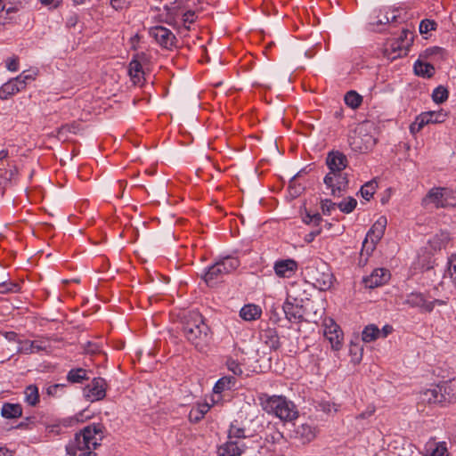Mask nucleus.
Returning a JSON list of instances; mask_svg holds the SVG:
<instances>
[{
    "mask_svg": "<svg viewBox=\"0 0 456 456\" xmlns=\"http://www.w3.org/2000/svg\"><path fill=\"white\" fill-rule=\"evenodd\" d=\"M85 352L89 354H98L102 352V346L96 342L89 341L85 346Z\"/></svg>",
    "mask_w": 456,
    "mask_h": 456,
    "instance_id": "44",
    "label": "nucleus"
},
{
    "mask_svg": "<svg viewBox=\"0 0 456 456\" xmlns=\"http://www.w3.org/2000/svg\"><path fill=\"white\" fill-rule=\"evenodd\" d=\"M376 138L368 131L366 125L358 126L349 138L351 149L359 153H367L376 144Z\"/></svg>",
    "mask_w": 456,
    "mask_h": 456,
    "instance_id": "5",
    "label": "nucleus"
},
{
    "mask_svg": "<svg viewBox=\"0 0 456 456\" xmlns=\"http://www.w3.org/2000/svg\"><path fill=\"white\" fill-rule=\"evenodd\" d=\"M44 198V191L42 189L35 191L34 194L32 195V191L30 190V204L33 202L40 201Z\"/></svg>",
    "mask_w": 456,
    "mask_h": 456,
    "instance_id": "55",
    "label": "nucleus"
},
{
    "mask_svg": "<svg viewBox=\"0 0 456 456\" xmlns=\"http://www.w3.org/2000/svg\"><path fill=\"white\" fill-rule=\"evenodd\" d=\"M414 72L417 76L430 78L434 76L435 68L430 63L417 61L414 64Z\"/></svg>",
    "mask_w": 456,
    "mask_h": 456,
    "instance_id": "29",
    "label": "nucleus"
},
{
    "mask_svg": "<svg viewBox=\"0 0 456 456\" xmlns=\"http://www.w3.org/2000/svg\"><path fill=\"white\" fill-rule=\"evenodd\" d=\"M183 334L199 352H205L212 340V332L198 311L189 312L184 317Z\"/></svg>",
    "mask_w": 456,
    "mask_h": 456,
    "instance_id": "2",
    "label": "nucleus"
},
{
    "mask_svg": "<svg viewBox=\"0 0 456 456\" xmlns=\"http://www.w3.org/2000/svg\"><path fill=\"white\" fill-rule=\"evenodd\" d=\"M144 53H137L134 56L133 60L129 63L128 74L131 77L132 82L135 86H142L144 83V71L141 60L143 59Z\"/></svg>",
    "mask_w": 456,
    "mask_h": 456,
    "instance_id": "12",
    "label": "nucleus"
},
{
    "mask_svg": "<svg viewBox=\"0 0 456 456\" xmlns=\"http://www.w3.org/2000/svg\"><path fill=\"white\" fill-rule=\"evenodd\" d=\"M225 273H223L221 265L216 262L210 266L204 275V280L208 285L213 286L221 281Z\"/></svg>",
    "mask_w": 456,
    "mask_h": 456,
    "instance_id": "21",
    "label": "nucleus"
},
{
    "mask_svg": "<svg viewBox=\"0 0 456 456\" xmlns=\"http://www.w3.org/2000/svg\"><path fill=\"white\" fill-rule=\"evenodd\" d=\"M245 429L242 428H239L234 424H231L229 430H228V439L233 440L240 439V438H245Z\"/></svg>",
    "mask_w": 456,
    "mask_h": 456,
    "instance_id": "40",
    "label": "nucleus"
},
{
    "mask_svg": "<svg viewBox=\"0 0 456 456\" xmlns=\"http://www.w3.org/2000/svg\"><path fill=\"white\" fill-rule=\"evenodd\" d=\"M78 130V124L72 123L70 125H64L61 126L57 133V137L59 140L66 141L68 140L67 134L68 133H73L76 134Z\"/></svg>",
    "mask_w": 456,
    "mask_h": 456,
    "instance_id": "38",
    "label": "nucleus"
},
{
    "mask_svg": "<svg viewBox=\"0 0 456 456\" xmlns=\"http://www.w3.org/2000/svg\"><path fill=\"white\" fill-rule=\"evenodd\" d=\"M377 187L378 183L376 182V180H371L366 183L362 186L360 190L362 197L366 200H370L373 197Z\"/></svg>",
    "mask_w": 456,
    "mask_h": 456,
    "instance_id": "35",
    "label": "nucleus"
},
{
    "mask_svg": "<svg viewBox=\"0 0 456 456\" xmlns=\"http://www.w3.org/2000/svg\"><path fill=\"white\" fill-rule=\"evenodd\" d=\"M297 266L294 259H285L277 261L273 268L278 277L290 278L296 273Z\"/></svg>",
    "mask_w": 456,
    "mask_h": 456,
    "instance_id": "15",
    "label": "nucleus"
},
{
    "mask_svg": "<svg viewBox=\"0 0 456 456\" xmlns=\"http://www.w3.org/2000/svg\"><path fill=\"white\" fill-rule=\"evenodd\" d=\"M446 273L450 276L452 282L456 286V254L452 255L448 260Z\"/></svg>",
    "mask_w": 456,
    "mask_h": 456,
    "instance_id": "42",
    "label": "nucleus"
},
{
    "mask_svg": "<svg viewBox=\"0 0 456 456\" xmlns=\"http://www.w3.org/2000/svg\"><path fill=\"white\" fill-rule=\"evenodd\" d=\"M210 410V405L207 403H198L189 413V419L191 422L198 423Z\"/></svg>",
    "mask_w": 456,
    "mask_h": 456,
    "instance_id": "26",
    "label": "nucleus"
},
{
    "mask_svg": "<svg viewBox=\"0 0 456 456\" xmlns=\"http://www.w3.org/2000/svg\"><path fill=\"white\" fill-rule=\"evenodd\" d=\"M303 220L305 224H311L313 221V215H310L309 213H307Z\"/></svg>",
    "mask_w": 456,
    "mask_h": 456,
    "instance_id": "64",
    "label": "nucleus"
},
{
    "mask_svg": "<svg viewBox=\"0 0 456 456\" xmlns=\"http://www.w3.org/2000/svg\"><path fill=\"white\" fill-rule=\"evenodd\" d=\"M392 330H393L392 326H390V325L384 326L382 329L383 337H387L388 334H390L392 332Z\"/></svg>",
    "mask_w": 456,
    "mask_h": 456,
    "instance_id": "63",
    "label": "nucleus"
},
{
    "mask_svg": "<svg viewBox=\"0 0 456 456\" xmlns=\"http://www.w3.org/2000/svg\"><path fill=\"white\" fill-rule=\"evenodd\" d=\"M390 278V273L384 268H377L373 270L370 276L363 278V283L367 288H376L385 284Z\"/></svg>",
    "mask_w": 456,
    "mask_h": 456,
    "instance_id": "14",
    "label": "nucleus"
},
{
    "mask_svg": "<svg viewBox=\"0 0 456 456\" xmlns=\"http://www.w3.org/2000/svg\"><path fill=\"white\" fill-rule=\"evenodd\" d=\"M19 290H20V286L17 283H13V282L0 283V293L17 292Z\"/></svg>",
    "mask_w": 456,
    "mask_h": 456,
    "instance_id": "45",
    "label": "nucleus"
},
{
    "mask_svg": "<svg viewBox=\"0 0 456 456\" xmlns=\"http://www.w3.org/2000/svg\"><path fill=\"white\" fill-rule=\"evenodd\" d=\"M39 403L38 388L35 385H30V406H36Z\"/></svg>",
    "mask_w": 456,
    "mask_h": 456,
    "instance_id": "50",
    "label": "nucleus"
},
{
    "mask_svg": "<svg viewBox=\"0 0 456 456\" xmlns=\"http://www.w3.org/2000/svg\"><path fill=\"white\" fill-rule=\"evenodd\" d=\"M218 264L221 265L223 273L227 274L235 271L240 266V260L237 257L228 256L218 261Z\"/></svg>",
    "mask_w": 456,
    "mask_h": 456,
    "instance_id": "30",
    "label": "nucleus"
},
{
    "mask_svg": "<svg viewBox=\"0 0 456 456\" xmlns=\"http://www.w3.org/2000/svg\"><path fill=\"white\" fill-rule=\"evenodd\" d=\"M65 387L66 386L63 384H54V385H52L49 387H47L46 393L48 395H55L58 389L63 388Z\"/></svg>",
    "mask_w": 456,
    "mask_h": 456,
    "instance_id": "57",
    "label": "nucleus"
},
{
    "mask_svg": "<svg viewBox=\"0 0 456 456\" xmlns=\"http://www.w3.org/2000/svg\"><path fill=\"white\" fill-rule=\"evenodd\" d=\"M386 226H387V218L385 216H380L374 223V224L370 228V232H368L367 237L365 238V240L363 241V248L368 243L369 237L373 240L372 236H374L377 240H379L385 232Z\"/></svg>",
    "mask_w": 456,
    "mask_h": 456,
    "instance_id": "19",
    "label": "nucleus"
},
{
    "mask_svg": "<svg viewBox=\"0 0 456 456\" xmlns=\"http://www.w3.org/2000/svg\"><path fill=\"white\" fill-rule=\"evenodd\" d=\"M262 310L259 306L252 304L244 305L240 312V317L245 321H254L261 317Z\"/></svg>",
    "mask_w": 456,
    "mask_h": 456,
    "instance_id": "22",
    "label": "nucleus"
},
{
    "mask_svg": "<svg viewBox=\"0 0 456 456\" xmlns=\"http://www.w3.org/2000/svg\"><path fill=\"white\" fill-rule=\"evenodd\" d=\"M449 92L446 87L443 86H437L432 94V99L436 103L441 104L447 101Z\"/></svg>",
    "mask_w": 456,
    "mask_h": 456,
    "instance_id": "37",
    "label": "nucleus"
},
{
    "mask_svg": "<svg viewBox=\"0 0 456 456\" xmlns=\"http://www.w3.org/2000/svg\"><path fill=\"white\" fill-rule=\"evenodd\" d=\"M407 30H403L402 35L398 38L387 40L384 48V56L389 60H395L399 57L407 55L408 44H404V37H407Z\"/></svg>",
    "mask_w": 456,
    "mask_h": 456,
    "instance_id": "7",
    "label": "nucleus"
},
{
    "mask_svg": "<svg viewBox=\"0 0 456 456\" xmlns=\"http://www.w3.org/2000/svg\"><path fill=\"white\" fill-rule=\"evenodd\" d=\"M316 427H313L307 423L297 427L296 430L297 436L302 440L303 444H308L313 441L317 435Z\"/></svg>",
    "mask_w": 456,
    "mask_h": 456,
    "instance_id": "20",
    "label": "nucleus"
},
{
    "mask_svg": "<svg viewBox=\"0 0 456 456\" xmlns=\"http://www.w3.org/2000/svg\"><path fill=\"white\" fill-rule=\"evenodd\" d=\"M283 311L289 321H295L301 317L300 309L297 305H294L292 303L285 302L283 305Z\"/></svg>",
    "mask_w": 456,
    "mask_h": 456,
    "instance_id": "34",
    "label": "nucleus"
},
{
    "mask_svg": "<svg viewBox=\"0 0 456 456\" xmlns=\"http://www.w3.org/2000/svg\"><path fill=\"white\" fill-rule=\"evenodd\" d=\"M438 386L439 388L443 390V395L444 396V403H450L456 398V382L453 379L443 382Z\"/></svg>",
    "mask_w": 456,
    "mask_h": 456,
    "instance_id": "25",
    "label": "nucleus"
},
{
    "mask_svg": "<svg viewBox=\"0 0 456 456\" xmlns=\"http://www.w3.org/2000/svg\"><path fill=\"white\" fill-rule=\"evenodd\" d=\"M28 77V76H25L24 79H21V77L20 76L4 83L0 88V98L7 99L20 91L25 90L27 86L26 79Z\"/></svg>",
    "mask_w": 456,
    "mask_h": 456,
    "instance_id": "11",
    "label": "nucleus"
},
{
    "mask_svg": "<svg viewBox=\"0 0 456 456\" xmlns=\"http://www.w3.org/2000/svg\"><path fill=\"white\" fill-rule=\"evenodd\" d=\"M324 337L330 343L331 348L338 351L343 346V331L340 327L331 318H327L323 322Z\"/></svg>",
    "mask_w": 456,
    "mask_h": 456,
    "instance_id": "8",
    "label": "nucleus"
},
{
    "mask_svg": "<svg viewBox=\"0 0 456 456\" xmlns=\"http://www.w3.org/2000/svg\"><path fill=\"white\" fill-rule=\"evenodd\" d=\"M131 4V0H110V5L116 11L127 8Z\"/></svg>",
    "mask_w": 456,
    "mask_h": 456,
    "instance_id": "49",
    "label": "nucleus"
},
{
    "mask_svg": "<svg viewBox=\"0 0 456 456\" xmlns=\"http://www.w3.org/2000/svg\"><path fill=\"white\" fill-rule=\"evenodd\" d=\"M5 64L9 70L17 71L19 69V58L17 56L8 58Z\"/></svg>",
    "mask_w": 456,
    "mask_h": 456,
    "instance_id": "51",
    "label": "nucleus"
},
{
    "mask_svg": "<svg viewBox=\"0 0 456 456\" xmlns=\"http://www.w3.org/2000/svg\"><path fill=\"white\" fill-rule=\"evenodd\" d=\"M425 124L421 122L420 118L418 116L415 121L412 124H411L410 131L412 134H417L423 128Z\"/></svg>",
    "mask_w": 456,
    "mask_h": 456,
    "instance_id": "53",
    "label": "nucleus"
},
{
    "mask_svg": "<svg viewBox=\"0 0 456 456\" xmlns=\"http://www.w3.org/2000/svg\"><path fill=\"white\" fill-rule=\"evenodd\" d=\"M407 303L411 306L420 307L428 313L432 312L435 306V302L428 301L420 293H411L408 297Z\"/></svg>",
    "mask_w": 456,
    "mask_h": 456,
    "instance_id": "18",
    "label": "nucleus"
},
{
    "mask_svg": "<svg viewBox=\"0 0 456 456\" xmlns=\"http://www.w3.org/2000/svg\"><path fill=\"white\" fill-rule=\"evenodd\" d=\"M86 373V370L83 368L72 369L69 371L67 379L70 383H82L89 379Z\"/></svg>",
    "mask_w": 456,
    "mask_h": 456,
    "instance_id": "31",
    "label": "nucleus"
},
{
    "mask_svg": "<svg viewBox=\"0 0 456 456\" xmlns=\"http://www.w3.org/2000/svg\"><path fill=\"white\" fill-rule=\"evenodd\" d=\"M436 23L430 20H424L420 22L419 31L420 33H428V31L436 29Z\"/></svg>",
    "mask_w": 456,
    "mask_h": 456,
    "instance_id": "46",
    "label": "nucleus"
},
{
    "mask_svg": "<svg viewBox=\"0 0 456 456\" xmlns=\"http://www.w3.org/2000/svg\"><path fill=\"white\" fill-rule=\"evenodd\" d=\"M375 411H376L375 406H373V405L368 406L367 410H366L365 411H363V412L360 413V414L356 417V419H367V418H369V417L372 416V415L374 414Z\"/></svg>",
    "mask_w": 456,
    "mask_h": 456,
    "instance_id": "54",
    "label": "nucleus"
},
{
    "mask_svg": "<svg viewBox=\"0 0 456 456\" xmlns=\"http://www.w3.org/2000/svg\"><path fill=\"white\" fill-rule=\"evenodd\" d=\"M233 378L230 377H224L221 378L215 385L214 387V392L216 394H221L223 391H224L227 388H230L231 381Z\"/></svg>",
    "mask_w": 456,
    "mask_h": 456,
    "instance_id": "41",
    "label": "nucleus"
},
{
    "mask_svg": "<svg viewBox=\"0 0 456 456\" xmlns=\"http://www.w3.org/2000/svg\"><path fill=\"white\" fill-rule=\"evenodd\" d=\"M305 274L312 284L320 290H328L333 284V274L325 265H309L305 267Z\"/></svg>",
    "mask_w": 456,
    "mask_h": 456,
    "instance_id": "4",
    "label": "nucleus"
},
{
    "mask_svg": "<svg viewBox=\"0 0 456 456\" xmlns=\"http://www.w3.org/2000/svg\"><path fill=\"white\" fill-rule=\"evenodd\" d=\"M226 365L229 370H231L234 375L240 376L243 373L240 363L237 361L230 358L226 362Z\"/></svg>",
    "mask_w": 456,
    "mask_h": 456,
    "instance_id": "43",
    "label": "nucleus"
},
{
    "mask_svg": "<svg viewBox=\"0 0 456 456\" xmlns=\"http://www.w3.org/2000/svg\"><path fill=\"white\" fill-rule=\"evenodd\" d=\"M263 338H265V344L268 345L270 348L273 350L280 348L281 342L276 330L271 329L265 330Z\"/></svg>",
    "mask_w": 456,
    "mask_h": 456,
    "instance_id": "32",
    "label": "nucleus"
},
{
    "mask_svg": "<svg viewBox=\"0 0 456 456\" xmlns=\"http://www.w3.org/2000/svg\"><path fill=\"white\" fill-rule=\"evenodd\" d=\"M260 400L266 412L274 414L283 421H292L298 417L296 405L285 396L263 395Z\"/></svg>",
    "mask_w": 456,
    "mask_h": 456,
    "instance_id": "3",
    "label": "nucleus"
},
{
    "mask_svg": "<svg viewBox=\"0 0 456 456\" xmlns=\"http://www.w3.org/2000/svg\"><path fill=\"white\" fill-rule=\"evenodd\" d=\"M246 450L244 444L228 439L227 442L217 448L218 456H240Z\"/></svg>",
    "mask_w": 456,
    "mask_h": 456,
    "instance_id": "16",
    "label": "nucleus"
},
{
    "mask_svg": "<svg viewBox=\"0 0 456 456\" xmlns=\"http://www.w3.org/2000/svg\"><path fill=\"white\" fill-rule=\"evenodd\" d=\"M1 413L6 419H16L21 416L22 408L19 403H6L3 405Z\"/></svg>",
    "mask_w": 456,
    "mask_h": 456,
    "instance_id": "27",
    "label": "nucleus"
},
{
    "mask_svg": "<svg viewBox=\"0 0 456 456\" xmlns=\"http://www.w3.org/2000/svg\"><path fill=\"white\" fill-rule=\"evenodd\" d=\"M107 383L102 378H94L86 387L88 400L94 402L102 400L106 395Z\"/></svg>",
    "mask_w": 456,
    "mask_h": 456,
    "instance_id": "13",
    "label": "nucleus"
},
{
    "mask_svg": "<svg viewBox=\"0 0 456 456\" xmlns=\"http://www.w3.org/2000/svg\"><path fill=\"white\" fill-rule=\"evenodd\" d=\"M357 205V201L355 199L349 197L346 200L341 201L340 203L337 204L338 208L343 212L349 214L351 213Z\"/></svg>",
    "mask_w": 456,
    "mask_h": 456,
    "instance_id": "39",
    "label": "nucleus"
},
{
    "mask_svg": "<svg viewBox=\"0 0 456 456\" xmlns=\"http://www.w3.org/2000/svg\"><path fill=\"white\" fill-rule=\"evenodd\" d=\"M321 232H322V229H320V228L311 232L310 233H308L305 236V240L308 243L312 242L314 240V238L321 233Z\"/></svg>",
    "mask_w": 456,
    "mask_h": 456,
    "instance_id": "58",
    "label": "nucleus"
},
{
    "mask_svg": "<svg viewBox=\"0 0 456 456\" xmlns=\"http://www.w3.org/2000/svg\"><path fill=\"white\" fill-rule=\"evenodd\" d=\"M326 165L330 169L329 173L346 174L344 170L348 166V159L343 152L331 151L327 155Z\"/></svg>",
    "mask_w": 456,
    "mask_h": 456,
    "instance_id": "10",
    "label": "nucleus"
},
{
    "mask_svg": "<svg viewBox=\"0 0 456 456\" xmlns=\"http://www.w3.org/2000/svg\"><path fill=\"white\" fill-rule=\"evenodd\" d=\"M149 34L152 37L156 42L163 48L172 50L176 46L177 39L174 33L163 27L156 26L150 29Z\"/></svg>",
    "mask_w": 456,
    "mask_h": 456,
    "instance_id": "9",
    "label": "nucleus"
},
{
    "mask_svg": "<svg viewBox=\"0 0 456 456\" xmlns=\"http://www.w3.org/2000/svg\"><path fill=\"white\" fill-rule=\"evenodd\" d=\"M379 334H380L379 329L374 324H370V325L366 326L364 328V330H362V339L365 343H370V342L376 340L379 338Z\"/></svg>",
    "mask_w": 456,
    "mask_h": 456,
    "instance_id": "33",
    "label": "nucleus"
},
{
    "mask_svg": "<svg viewBox=\"0 0 456 456\" xmlns=\"http://www.w3.org/2000/svg\"><path fill=\"white\" fill-rule=\"evenodd\" d=\"M322 221V216L317 213V214L313 215V221L311 224H314V225L318 226Z\"/></svg>",
    "mask_w": 456,
    "mask_h": 456,
    "instance_id": "61",
    "label": "nucleus"
},
{
    "mask_svg": "<svg viewBox=\"0 0 456 456\" xmlns=\"http://www.w3.org/2000/svg\"><path fill=\"white\" fill-rule=\"evenodd\" d=\"M325 185L330 190L332 196L340 197L348 188V175L328 173L323 180Z\"/></svg>",
    "mask_w": 456,
    "mask_h": 456,
    "instance_id": "6",
    "label": "nucleus"
},
{
    "mask_svg": "<svg viewBox=\"0 0 456 456\" xmlns=\"http://www.w3.org/2000/svg\"><path fill=\"white\" fill-rule=\"evenodd\" d=\"M425 400L429 404H444V396L443 395V390L439 388L437 385L432 389H428L424 392Z\"/></svg>",
    "mask_w": 456,
    "mask_h": 456,
    "instance_id": "24",
    "label": "nucleus"
},
{
    "mask_svg": "<svg viewBox=\"0 0 456 456\" xmlns=\"http://www.w3.org/2000/svg\"><path fill=\"white\" fill-rule=\"evenodd\" d=\"M451 240L449 232H441L434 236L430 240V245L435 250L445 248Z\"/></svg>",
    "mask_w": 456,
    "mask_h": 456,
    "instance_id": "28",
    "label": "nucleus"
},
{
    "mask_svg": "<svg viewBox=\"0 0 456 456\" xmlns=\"http://www.w3.org/2000/svg\"><path fill=\"white\" fill-rule=\"evenodd\" d=\"M49 346V341H30V353H34L35 351L38 352L40 350H45Z\"/></svg>",
    "mask_w": 456,
    "mask_h": 456,
    "instance_id": "47",
    "label": "nucleus"
},
{
    "mask_svg": "<svg viewBox=\"0 0 456 456\" xmlns=\"http://www.w3.org/2000/svg\"><path fill=\"white\" fill-rule=\"evenodd\" d=\"M448 451L445 443H439L431 452L430 456H448Z\"/></svg>",
    "mask_w": 456,
    "mask_h": 456,
    "instance_id": "48",
    "label": "nucleus"
},
{
    "mask_svg": "<svg viewBox=\"0 0 456 456\" xmlns=\"http://www.w3.org/2000/svg\"><path fill=\"white\" fill-rule=\"evenodd\" d=\"M103 438V426L93 424L76 434L74 439L66 446L70 456H97L94 450L101 445Z\"/></svg>",
    "mask_w": 456,
    "mask_h": 456,
    "instance_id": "1",
    "label": "nucleus"
},
{
    "mask_svg": "<svg viewBox=\"0 0 456 456\" xmlns=\"http://www.w3.org/2000/svg\"><path fill=\"white\" fill-rule=\"evenodd\" d=\"M337 206L336 203L332 202L330 200H323L321 202L322 210L324 214H329L331 209H334Z\"/></svg>",
    "mask_w": 456,
    "mask_h": 456,
    "instance_id": "52",
    "label": "nucleus"
},
{
    "mask_svg": "<svg viewBox=\"0 0 456 456\" xmlns=\"http://www.w3.org/2000/svg\"><path fill=\"white\" fill-rule=\"evenodd\" d=\"M29 419H30V424L35 423V422H40L44 425H47L49 422L48 417L45 414L40 415L39 419H37V418L35 415H30Z\"/></svg>",
    "mask_w": 456,
    "mask_h": 456,
    "instance_id": "56",
    "label": "nucleus"
},
{
    "mask_svg": "<svg viewBox=\"0 0 456 456\" xmlns=\"http://www.w3.org/2000/svg\"><path fill=\"white\" fill-rule=\"evenodd\" d=\"M40 2L45 5L53 4V7H57L61 0H40Z\"/></svg>",
    "mask_w": 456,
    "mask_h": 456,
    "instance_id": "60",
    "label": "nucleus"
},
{
    "mask_svg": "<svg viewBox=\"0 0 456 456\" xmlns=\"http://www.w3.org/2000/svg\"><path fill=\"white\" fill-rule=\"evenodd\" d=\"M194 12H187L183 14V22L184 23H192L194 22Z\"/></svg>",
    "mask_w": 456,
    "mask_h": 456,
    "instance_id": "59",
    "label": "nucleus"
},
{
    "mask_svg": "<svg viewBox=\"0 0 456 456\" xmlns=\"http://www.w3.org/2000/svg\"><path fill=\"white\" fill-rule=\"evenodd\" d=\"M419 117L425 125L430 123H442L445 120L447 114L443 111V110L439 111H428L423 112Z\"/></svg>",
    "mask_w": 456,
    "mask_h": 456,
    "instance_id": "23",
    "label": "nucleus"
},
{
    "mask_svg": "<svg viewBox=\"0 0 456 456\" xmlns=\"http://www.w3.org/2000/svg\"><path fill=\"white\" fill-rule=\"evenodd\" d=\"M0 456H12V452L5 447H0Z\"/></svg>",
    "mask_w": 456,
    "mask_h": 456,
    "instance_id": "62",
    "label": "nucleus"
},
{
    "mask_svg": "<svg viewBox=\"0 0 456 456\" xmlns=\"http://www.w3.org/2000/svg\"><path fill=\"white\" fill-rule=\"evenodd\" d=\"M345 102L352 109H357L362 102V97L355 91H349L345 95Z\"/></svg>",
    "mask_w": 456,
    "mask_h": 456,
    "instance_id": "36",
    "label": "nucleus"
},
{
    "mask_svg": "<svg viewBox=\"0 0 456 456\" xmlns=\"http://www.w3.org/2000/svg\"><path fill=\"white\" fill-rule=\"evenodd\" d=\"M445 189L437 187L431 189L427 196L423 199L422 204L427 207L428 204H433L436 208H445L448 203L444 199V191Z\"/></svg>",
    "mask_w": 456,
    "mask_h": 456,
    "instance_id": "17",
    "label": "nucleus"
}]
</instances>
